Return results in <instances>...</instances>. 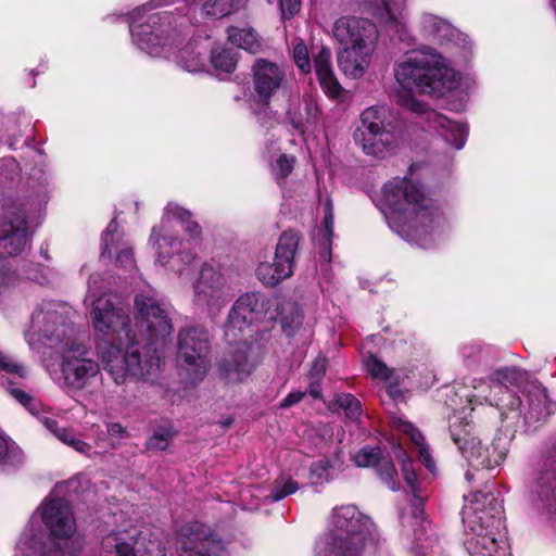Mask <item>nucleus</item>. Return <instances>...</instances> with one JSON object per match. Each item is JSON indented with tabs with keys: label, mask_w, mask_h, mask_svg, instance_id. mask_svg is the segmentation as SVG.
Listing matches in <instances>:
<instances>
[{
	"label": "nucleus",
	"mask_w": 556,
	"mask_h": 556,
	"mask_svg": "<svg viewBox=\"0 0 556 556\" xmlns=\"http://www.w3.org/2000/svg\"><path fill=\"white\" fill-rule=\"evenodd\" d=\"M201 229L191 220V213L175 203L165 207L160 226L154 227L149 244L154 251L155 262L182 277L188 274L195 258L193 247Z\"/></svg>",
	"instance_id": "6"
},
{
	"label": "nucleus",
	"mask_w": 556,
	"mask_h": 556,
	"mask_svg": "<svg viewBox=\"0 0 556 556\" xmlns=\"http://www.w3.org/2000/svg\"><path fill=\"white\" fill-rule=\"evenodd\" d=\"M320 206L324 212V222L323 227L318 230L317 240L319 244L326 249V251L323 253V256L326 257L329 255V248L333 235V206L331 199L327 197L325 200H321Z\"/></svg>",
	"instance_id": "34"
},
{
	"label": "nucleus",
	"mask_w": 556,
	"mask_h": 556,
	"mask_svg": "<svg viewBox=\"0 0 556 556\" xmlns=\"http://www.w3.org/2000/svg\"><path fill=\"white\" fill-rule=\"evenodd\" d=\"M299 489V484L291 478L281 477L276 480L273 491L266 496L271 502H278L293 493Z\"/></svg>",
	"instance_id": "41"
},
{
	"label": "nucleus",
	"mask_w": 556,
	"mask_h": 556,
	"mask_svg": "<svg viewBox=\"0 0 556 556\" xmlns=\"http://www.w3.org/2000/svg\"><path fill=\"white\" fill-rule=\"evenodd\" d=\"M364 365L372 379L380 380L386 383L392 382L393 370L389 369L386 364L378 359L375 355L369 354L364 359Z\"/></svg>",
	"instance_id": "40"
},
{
	"label": "nucleus",
	"mask_w": 556,
	"mask_h": 556,
	"mask_svg": "<svg viewBox=\"0 0 556 556\" xmlns=\"http://www.w3.org/2000/svg\"><path fill=\"white\" fill-rule=\"evenodd\" d=\"M252 83L258 102L268 105L271 98L287 85L286 67L267 59H256L252 66Z\"/></svg>",
	"instance_id": "19"
},
{
	"label": "nucleus",
	"mask_w": 556,
	"mask_h": 556,
	"mask_svg": "<svg viewBox=\"0 0 556 556\" xmlns=\"http://www.w3.org/2000/svg\"><path fill=\"white\" fill-rule=\"evenodd\" d=\"M399 457L402 458V472L404 480L406 481L408 488L410 489L413 495L415 497H418L417 493V476L415 472V469L413 467L412 460L406 456V454L402 451H400Z\"/></svg>",
	"instance_id": "48"
},
{
	"label": "nucleus",
	"mask_w": 556,
	"mask_h": 556,
	"mask_svg": "<svg viewBox=\"0 0 556 556\" xmlns=\"http://www.w3.org/2000/svg\"><path fill=\"white\" fill-rule=\"evenodd\" d=\"M106 431L109 435L124 439L128 437L127 430L118 422H110L106 425Z\"/></svg>",
	"instance_id": "52"
},
{
	"label": "nucleus",
	"mask_w": 556,
	"mask_h": 556,
	"mask_svg": "<svg viewBox=\"0 0 556 556\" xmlns=\"http://www.w3.org/2000/svg\"><path fill=\"white\" fill-rule=\"evenodd\" d=\"M61 372L63 386L68 391H80L90 387L101 377L99 363L90 351L75 342L61 352Z\"/></svg>",
	"instance_id": "13"
},
{
	"label": "nucleus",
	"mask_w": 556,
	"mask_h": 556,
	"mask_svg": "<svg viewBox=\"0 0 556 556\" xmlns=\"http://www.w3.org/2000/svg\"><path fill=\"white\" fill-rule=\"evenodd\" d=\"M17 281V275L9 266L8 261L0 256V294L4 293Z\"/></svg>",
	"instance_id": "49"
},
{
	"label": "nucleus",
	"mask_w": 556,
	"mask_h": 556,
	"mask_svg": "<svg viewBox=\"0 0 556 556\" xmlns=\"http://www.w3.org/2000/svg\"><path fill=\"white\" fill-rule=\"evenodd\" d=\"M9 452V441L0 434V459L4 458Z\"/></svg>",
	"instance_id": "56"
},
{
	"label": "nucleus",
	"mask_w": 556,
	"mask_h": 556,
	"mask_svg": "<svg viewBox=\"0 0 556 556\" xmlns=\"http://www.w3.org/2000/svg\"><path fill=\"white\" fill-rule=\"evenodd\" d=\"M465 478L468 480V481H471L472 478H473V475L470 470H468L466 473H465Z\"/></svg>",
	"instance_id": "58"
},
{
	"label": "nucleus",
	"mask_w": 556,
	"mask_h": 556,
	"mask_svg": "<svg viewBox=\"0 0 556 556\" xmlns=\"http://www.w3.org/2000/svg\"><path fill=\"white\" fill-rule=\"evenodd\" d=\"M375 547L372 522L354 505L336 507L328 531L315 546L317 556H363Z\"/></svg>",
	"instance_id": "7"
},
{
	"label": "nucleus",
	"mask_w": 556,
	"mask_h": 556,
	"mask_svg": "<svg viewBox=\"0 0 556 556\" xmlns=\"http://www.w3.org/2000/svg\"><path fill=\"white\" fill-rule=\"evenodd\" d=\"M135 318L140 330L146 332L149 344L139 350L142 353V361L146 359L144 349L151 348V354L161 359L157 344H163L170 337L173 325L169 317L170 307L161 300L154 290L142 291L135 296Z\"/></svg>",
	"instance_id": "11"
},
{
	"label": "nucleus",
	"mask_w": 556,
	"mask_h": 556,
	"mask_svg": "<svg viewBox=\"0 0 556 556\" xmlns=\"http://www.w3.org/2000/svg\"><path fill=\"white\" fill-rule=\"evenodd\" d=\"M211 340L203 327H187L179 331L177 367L180 378L190 384L204 379L211 367Z\"/></svg>",
	"instance_id": "12"
},
{
	"label": "nucleus",
	"mask_w": 556,
	"mask_h": 556,
	"mask_svg": "<svg viewBox=\"0 0 556 556\" xmlns=\"http://www.w3.org/2000/svg\"><path fill=\"white\" fill-rule=\"evenodd\" d=\"M9 393L14 397L20 404H22L25 408H27L31 414L38 413L39 403L30 394L21 390L16 387L11 386L8 389Z\"/></svg>",
	"instance_id": "50"
},
{
	"label": "nucleus",
	"mask_w": 556,
	"mask_h": 556,
	"mask_svg": "<svg viewBox=\"0 0 556 556\" xmlns=\"http://www.w3.org/2000/svg\"><path fill=\"white\" fill-rule=\"evenodd\" d=\"M420 28L422 33L439 43H455L466 47L467 36L453 27L447 21L433 14L425 13L420 17Z\"/></svg>",
	"instance_id": "27"
},
{
	"label": "nucleus",
	"mask_w": 556,
	"mask_h": 556,
	"mask_svg": "<svg viewBox=\"0 0 556 556\" xmlns=\"http://www.w3.org/2000/svg\"><path fill=\"white\" fill-rule=\"evenodd\" d=\"M112 531L104 540L116 532ZM76 533V521L71 506L62 498H48L33 515L29 523L21 535L17 548L26 556H91L83 548V542ZM103 545L99 556H102Z\"/></svg>",
	"instance_id": "4"
},
{
	"label": "nucleus",
	"mask_w": 556,
	"mask_h": 556,
	"mask_svg": "<svg viewBox=\"0 0 556 556\" xmlns=\"http://www.w3.org/2000/svg\"><path fill=\"white\" fill-rule=\"evenodd\" d=\"M454 443L462 456L473 469H493L500 466L506 457V452L500 450L494 443L482 444L481 440L473 437L468 430H451Z\"/></svg>",
	"instance_id": "18"
},
{
	"label": "nucleus",
	"mask_w": 556,
	"mask_h": 556,
	"mask_svg": "<svg viewBox=\"0 0 556 556\" xmlns=\"http://www.w3.org/2000/svg\"><path fill=\"white\" fill-rule=\"evenodd\" d=\"M40 253H41V255H42L46 260H49V255L47 254V250H45L43 248H41Z\"/></svg>",
	"instance_id": "60"
},
{
	"label": "nucleus",
	"mask_w": 556,
	"mask_h": 556,
	"mask_svg": "<svg viewBox=\"0 0 556 556\" xmlns=\"http://www.w3.org/2000/svg\"><path fill=\"white\" fill-rule=\"evenodd\" d=\"M294 164V156L280 154L276 162L271 164V173L277 179H285L292 172Z\"/></svg>",
	"instance_id": "47"
},
{
	"label": "nucleus",
	"mask_w": 556,
	"mask_h": 556,
	"mask_svg": "<svg viewBox=\"0 0 556 556\" xmlns=\"http://www.w3.org/2000/svg\"><path fill=\"white\" fill-rule=\"evenodd\" d=\"M66 306L47 303L31 315L30 326L24 338L31 350L41 345L61 351L75 343V329L68 321Z\"/></svg>",
	"instance_id": "10"
},
{
	"label": "nucleus",
	"mask_w": 556,
	"mask_h": 556,
	"mask_svg": "<svg viewBox=\"0 0 556 556\" xmlns=\"http://www.w3.org/2000/svg\"><path fill=\"white\" fill-rule=\"evenodd\" d=\"M306 109H307L308 117L312 115L313 112H316V110H317L313 103H307Z\"/></svg>",
	"instance_id": "57"
},
{
	"label": "nucleus",
	"mask_w": 556,
	"mask_h": 556,
	"mask_svg": "<svg viewBox=\"0 0 556 556\" xmlns=\"http://www.w3.org/2000/svg\"><path fill=\"white\" fill-rule=\"evenodd\" d=\"M326 361L324 358L316 359L312 367V377H320L324 375Z\"/></svg>",
	"instance_id": "54"
},
{
	"label": "nucleus",
	"mask_w": 556,
	"mask_h": 556,
	"mask_svg": "<svg viewBox=\"0 0 556 556\" xmlns=\"http://www.w3.org/2000/svg\"><path fill=\"white\" fill-rule=\"evenodd\" d=\"M279 315L282 331L288 337L295 334L303 321V314L300 306L291 301L283 302L280 306Z\"/></svg>",
	"instance_id": "33"
},
{
	"label": "nucleus",
	"mask_w": 556,
	"mask_h": 556,
	"mask_svg": "<svg viewBox=\"0 0 556 556\" xmlns=\"http://www.w3.org/2000/svg\"><path fill=\"white\" fill-rule=\"evenodd\" d=\"M378 207L392 231L424 249L432 247L442 235L444 218L420 185L395 177L381 188Z\"/></svg>",
	"instance_id": "3"
},
{
	"label": "nucleus",
	"mask_w": 556,
	"mask_h": 556,
	"mask_svg": "<svg viewBox=\"0 0 556 556\" xmlns=\"http://www.w3.org/2000/svg\"><path fill=\"white\" fill-rule=\"evenodd\" d=\"M392 422L399 431L406 434L410 439L418 453L419 459L425 465V467L431 472L434 471L435 463L420 431L417 430L409 421L404 420L402 417H394Z\"/></svg>",
	"instance_id": "31"
},
{
	"label": "nucleus",
	"mask_w": 556,
	"mask_h": 556,
	"mask_svg": "<svg viewBox=\"0 0 556 556\" xmlns=\"http://www.w3.org/2000/svg\"><path fill=\"white\" fill-rule=\"evenodd\" d=\"M465 547L470 556H511L503 531L500 493L477 491L465 497Z\"/></svg>",
	"instance_id": "5"
},
{
	"label": "nucleus",
	"mask_w": 556,
	"mask_h": 556,
	"mask_svg": "<svg viewBox=\"0 0 556 556\" xmlns=\"http://www.w3.org/2000/svg\"><path fill=\"white\" fill-rule=\"evenodd\" d=\"M0 371L17 378L27 376V368L17 358L0 351Z\"/></svg>",
	"instance_id": "42"
},
{
	"label": "nucleus",
	"mask_w": 556,
	"mask_h": 556,
	"mask_svg": "<svg viewBox=\"0 0 556 556\" xmlns=\"http://www.w3.org/2000/svg\"><path fill=\"white\" fill-rule=\"evenodd\" d=\"M338 405L344 410L345 415L352 419L357 420L362 415V407L359 401L352 394H341L337 399Z\"/></svg>",
	"instance_id": "46"
},
{
	"label": "nucleus",
	"mask_w": 556,
	"mask_h": 556,
	"mask_svg": "<svg viewBox=\"0 0 556 556\" xmlns=\"http://www.w3.org/2000/svg\"><path fill=\"white\" fill-rule=\"evenodd\" d=\"M237 53L229 49L212 50L211 61L215 68L225 73H231L237 65Z\"/></svg>",
	"instance_id": "39"
},
{
	"label": "nucleus",
	"mask_w": 556,
	"mask_h": 556,
	"mask_svg": "<svg viewBox=\"0 0 556 556\" xmlns=\"http://www.w3.org/2000/svg\"><path fill=\"white\" fill-rule=\"evenodd\" d=\"M27 278L31 279V280H35V281H37V282H39L41 285L50 282L49 277L46 274L41 273V271L28 273L27 274Z\"/></svg>",
	"instance_id": "55"
},
{
	"label": "nucleus",
	"mask_w": 556,
	"mask_h": 556,
	"mask_svg": "<svg viewBox=\"0 0 556 556\" xmlns=\"http://www.w3.org/2000/svg\"><path fill=\"white\" fill-rule=\"evenodd\" d=\"M332 36L340 46L339 67L346 76L362 77L377 49L379 31L376 24L364 17L341 16L333 24Z\"/></svg>",
	"instance_id": "8"
},
{
	"label": "nucleus",
	"mask_w": 556,
	"mask_h": 556,
	"mask_svg": "<svg viewBox=\"0 0 556 556\" xmlns=\"http://www.w3.org/2000/svg\"><path fill=\"white\" fill-rule=\"evenodd\" d=\"M245 0H213L203 5L206 15L213 17H224L240 10Z\"/></svg>",
	"instance_id": "37"
},
{
	"label": "nucleus",
	"mask_w": 556,
	"mask_h": 556,
	"mask_svg": "<svg viewBox=\"0 0 556 556\" xmlns=\"http://www.w3.org/2000/svg\"><path fill=\"white\" fill-rule=\"evenodd\" d=\"M84 304L90 307V319L98 336L100 356L104 370L115 383L122 384L132 377L153 381L161 372V361L151 354V348L144 349L146 359L139 344L130 337V316L127 308L106 294L103 277L93 274L88 279Z\"/></svg>",
	"instance_id": "1"
},
{
	"label": "nucleus",
	"mask_w": 556,
	"mask_h": 556,
	"mask_svg": "<svg viewBox=\"0 0 556 556\" xmlns=\"http://www.w3.org/2000/svg\"><path fill=\"white\" fill-rule=\"evenodd\" d=\"M365 12L389 31L400 34L406 24V0H370Z\"/></svg>",
	"instance_id": "25"
},
{
	"label": "nucleus",
	"mask_w": 556,
	"mask_h": 556,
	"mask_svg": "<svg viewBox=\"0 0 556 556\" xmlns=\"http://www.w3.org/2000/svg\"><path fill=\"white\" fill-rule=\"evenodd\" d=\"M333 465L328 459L314 462L309 467V479L312 483H324L331 479L330 469Z\"/></svg>",
	"instance_id": "44"
},
{
	"label": "nucleus",
	"mask_w": 556,
	"mask_h": 556,
	"mask_svg": "<svg viewBox=\"0 0 556 556\" xmlns=\"http://www.w3.org/2000/svg\"><path fill=\"white\" fill-rule=\"evenodd\" d=\"M520 404H521V401H520L519 399H518V400H516V404H515V403H511L513 408H515V409H518V408L520 407Z\"/></svg>",
	"instance_id": "59"
},
{
	"label": "nucleus",
	"mask_w": 556,
	"mask_h": 556,
	"mask_svg": "<svg viewBox=\"0 0 556 556\" xmlns=\"http://www.w3.org/2000/svg\"><path fill=\"white\" fill-rule=\"evenodd\" d=\"M299 242L300 237L295 231L289 230L281 233L276 245L274 261L262 262L256 267V277L263 285L275 287L293 275Z\"/></svg>",
	"instance_id": "16"
},
{
	"label": "nucleus",
	"mask_w": 556,
	"mask_h": 556,
	"mask_svg": "<svg viewBox=\"0 0 556 556\" xmlns=\"http://www.w3.org/2000/svg\"><path fill=\"white\" fill-rule=\"evenodd\" d=\"M40 421L59 441L77 453L89 458L99 454L92 448L91 444L84 441L73 429L59 427L58 421L48 416L40 417Z\"/></svg>",
	"instance_id": "30"
},
{
	"label": "nucleus",
	"mask_w": 556,
	"mask_h": 556,
	"mask_svg": "<svg viewBox=\"0 0 556 556\" xmlns=\"http://www.w3.org/2000/svg\"><path fill=\"white\" fill-rule=\"evenodd\" d=\"M270 306L269 298L262 292L251 291L241 294L229 313L226 337L235 339L237 330L241 332L252 324L265 319Z\"/></svg>",
	"instance_id": "17"
},
{
	"label": "nucleus",
	"mask_w": 556,
	"mask_h": 556,
	"mask_svg": "<svg viewBox=\"0 0 556 556\" xmlns=\"http://www.w3.org/2000/svg\"><path fill=\"white\" fill-rule=\"evenodd\" d=\"M29 237L24 211L8 207L0 220V249L11 256L18 255L27 247Z\"/></svg>",
	"instance_id": "20"
},
{
	"label": "nucleus",
	"mask_w": 556,
	"mask_h": 556,
	"mask_svg": "<svg viewBox=\"0 0 556 556\" xmlns=\"http://www.w3.org/2000/svg\"><path fill=\"white\" fill-rule=\"evenodd\" d=\"M174 438V432L169 428L156 429L147 441V448L152 451H164Z\"/></svg>",
	"instance_id": "43"
},
{
	"label": "nucleus",
	"mask_w": 556,
	"mask_h": 556,
	"mask_svg": "<svg viewBox=\"0 0 556 556\" xmlns=\"http://www.w3.org/2000/svg\"><path fill=\"white\" fill-rule=\"evenodd\" d=\"M521 378V372L515 367L497 369L486 381L480 380L479 384H473L475 390H477L475 396L490 405L497 406L504 402L498 395L508 394V388L516 384Z\"/></svg>",
	"instance_id": "23"
},
{
	"label": "nucleus",
	"mask_w": 556,
	"mask_h": 556,
	"mask_svg": "<svg viewBox=\"0 0 556 556\" xmlns=\"http://www.w3.org/2000/svg\"><path fill=\"white\" fill-rule=\"evenodd\" d=\"M283 18H290L300 11L301 0H279Z\"/></svg>",
	"instance_id": "51"
},
{
	"label": "nucleus",
	"mask_w": 556,
	"mask_h": 556,
	"mask_svg": "<svg viewBox=\"0 0 556 556\" xmlns=\"http://www.w3.org/2000/svg\"><path fill=\"white\" fill-rule=\"evenodd\" d=\"M355 466L361 468L374 467L381 480L392 491L399 489L396 483V469L389 457L382 456L379 447L365 446L352 457Z\"/></svg>",
	"instance_id": "26"
},
{
	"label": "nucleus",
	"mask_w": 556,
	"mask_h": 556,
	"mask_svg": "<svg viewBox=\"0 0 556 556\" xmlns=\"http://www.w3.org/2000/svg\"><path fill=\"white\" fill-rule=\"evenodd\" d=\"M401 523L404 529L410 528L412 534L416 540H420L425 531V518L422 508L415 504L409 514H401Z\"/></svg>",
	"instance_id": "38"
},
{
	"label": "nucleus",
	"mask_w": 556,
	"mask_h": 556,
	"mask_svg": "<svg viewBox=\"0 0 556 556\" xmlns=\"http://www.w3.org/2000/svg\"><path fill=\"white\" fill-rule=\"evenodd\" d=\"M102 556H167L163 542L149 530L132 529L109 535Z\"/></svg>",
	"instance_id": "15"
},
{
	"label": "nucleus",
	"mask_w": 556,
	"mask_h": 556,
	"mask_svg": "<svg viewBox=\"0 0 556 556\" xmlns=\"http://www.w3.org/2000/svg\"><path fill=\"white\" fill-rule=\"evenodd\" d=\"M114 258L117 267L128 275L136 273V261L130 242L124 240L123 235L118 232L117 224L112 220L102 237L101 256Z\"/></svg>",
	"instance_id": "22"
},
{
	"label": "nucleus",
	"mask_w": 556,
	"mask_h": 556,
	"mask_svg": "<svg viewBox=\"0 0 556 556\" xmlns=\"http://www.w3.org/2000/svg\"><path fill=\"white\" fill-rule=\"evenodd\" d=\"M301 123H302L301 121H300V122L294 123L295 128H300V127H301Z\"/></svg>",
	"instance_id": "61"
},
{
	"label": "nucleus",
	"mask_w": 556,
	"mask_h": 556,
	"mask_svg": "<svg viewBox=\"0 0 556 556\" xmlns=\"http://www.w3.org/2000/svg\"><path fill=\"white\" fill-rule=\"evenodd\" d=\"M529 500L538 508L556 509V463L546 462L532 477L529 485Z\"/></svg>",
	"instance_id": "21"
},
{
	"label": "nucleus",
	"mask_w": 556,
	"mask_h": 556,
	"mask_svg": "<svg viewBox=\"0 0 556 556\" xmlns=\"http://www.w3.org/2000/svg\"><path fill=\"white\" fill-rule=\"evenodd\" d=\"M312 395H313L314 397H317V396H318V393H317L316 391L312 390Z\"/></svg>",
	"instance_id": "62"
},
{
	"label": "nucleus",
	"mask_w": 556,
	"mask_h": 556,
	"mask_svg": "<svg viewBox=\"0 0 556 556\" xmlns=\"http://www.w3.org/2000/svg\"><path fill=\"white\" fill-rule=\"evenodd\" d=\"M304 397V393L302 392H292L288 394L285 400L281 402V407H290L294 404H298L301 402V400Z\"/></svg>",
	"instance_id": "53"
},
{
	"label": "nucleus",
	"mask_w": 556,
	"mask_h": 556,
	"mask_svg": "<svg viewBox=\"0 0 556 556\" xmlns=\"http://www.w3.org/2000/svg\"><path fill=\"white\" fill-rule=\"evenodd\" d=\"M178 543L181 548L179 556H222L223 553L222 544L201 531L198 523L184 527Z\"/></svg>",
	"instance_id": "24"
},
{
	"label": "nucleus",
	"mask_w": 556,
	"mask_h": 556,
	"mask_svg": "<svg viewBox=\"0 0 556 556\" xmlns=\"http://www.w3.org/2000/svg\"><path fill=\"white\" fill-rule=\"evenodd\" d=\"M314 67L325 93L332 99H339L343 94V88L333 73L331 51L328 48H320L314 56Z\"/></svg>",
	"instance_id": "29"
},
{
	"label": "nucleus",
	"mask_w": 556,
	"mask_h": 556,
	"mask_svg": "<svg viewBox=\"0 0 556 556\" xmlns=\"http://www.w3.org/2000/svg\"><path fill=\"white\" fill-rule=\"evenodd\" d=\"M229 40L251 53H256L261 48V42L252 28H228Z\"/></svg>",
	"instance_id": "35"
},
{
	"label": "nucleus",
	"mask_w": 556,
	"mask_h": 556,
	"mask_svg": "<svg viewBox=\"0 0 556 556\" xmlns=\"http://www.w3.org/2000/svg\"><path fill=\"white\" fill-rule=\"evenodd\" d=\"M193 305L201 311L216 314L229 302V286L218 265L204 263L192 285Z\"/></svg>",
	"instance_id": "14"
},
{
	"label": "nucleus",
	"mask_w": 556,
	"mask_h": 556,
	"mask_svg": "<svg viewBox=\"0 0 556 556\" xmlns=\"http://www.w3.org/2000/svg\"><path fill=\"white\" fill-rule=\"evenodd\" d=\"M394 76L403 88L397 93V103L414 113L425 114L430 129L439 131L446 143L456 150L463 149L468 134L466 125L452 122L433 110H427L413 94L416 89L421 93L443 96L457 87L458 74L446 58L431 47L412 50L396 63Z\"/></svg>",
	"instance_id": "2"
},
{
	"label": "nucleus",
	"mask_w": 556,
	"mask_h": 556,
	"mask_svg": "<svg viewBox=\"0 0 556 556\" xmlns=\"http://www.w3.org/2000/svg\"><path fill=\"white\" fill-rule=\"evenodd\" d=\"M491 353V348L483 346L478 342H470L460 348V355L467 367L486 364Z\"/></svg>",
	"instance_id": "36"
},
{
	"label": "nucleus",
	"mask_w": 556,
	"mask_h": 556,
	"mask_svg": "<svg viewBox=\"0 0 556 556\" xmlns=\"http://www.w3.org/2000/svg\"><path fill=\"white\" fill-rule=\"evenodd\" d=\"M293 60L301 72L305 74L311 72L308 49L302 39H296L293 45Z\"/></svg>",
	"instance_id": "45"
},
{
	"label": "nucleus",
	"mask_w": 556,
	"mask_h": 556,
	"mask_svg": "<svg viewBox=\"0 0 556 556\" xmlns=\"http://www.w3.org/2000/svg\"><path fill=\"white\" fill-rule=\"evenodd\" d=\"M255 363L251 359L248 350H236L224 356L218 363L220 376L228 383H237L247 380L255 369Z\"/></svg>",
	"instance_id": "28"
},
{
	"label": "nucleus",
	"mask_w": 556,
	"mask_h": 556,
	"mask_svg": "<svg viewBox=\"0 0 556 556\" xmlns=\"http://www.w3.org/2000/svg\"><path fill=\"white\" fill-rule=\"evenodd\" d=\"M555 410V404L549 400L546 390L533 387L528 394V410L525 418L533 421L544 420Z\"/></svg>",
	"instance_id": "32"
},
{
	"label": "nucleus",
	"mask_w": 556,
	"mask_h": 556,
	"mask_svg": "<svg viewBox=\"0 0 556 556\" xmlns=\"http://www.w3.org/2000/svg\"><path fill=\"white\" fill-rule=\"evenodd\" d=\"M353 138L366 154L383 157L397 147L401 138L396 112L386 105L367 108L361 114Z\"/></svg>",
	"instance_id": "9"
}]
</instances>
